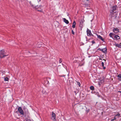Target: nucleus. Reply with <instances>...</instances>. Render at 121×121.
Wrapping results in <instances>:
<instances>
[{
	"label": "nucleus",
	"mask_w": 121,
	"mask_h": 121,
	"mask_svg": "<svg viewBox=\"0 0 121 121\" xmlns=\"http://www.w3.org/2000/svg\"><path fill=\"white\" fill-rule=\"evenodd\" d=\"M115 45L116 47L121 48V45L120 44L116 43L115 44Z\"/></svg>",
	"instance_id": "obj_15"
},
{
	"label": "nucleus",
	"mask_w": 121,
	"mask_h": 121,
	"mask_svg": "<svg viewBox=\"0 0 121 121\" xmlns=\"http://www.w3.org/2000/svg\"><path fill=\"white\" fill-rule=\"evenodd\" d=\"M26 121H32L30 119H27L26 120Z\"/></svg>",
	"instance_id": "obj_31"
},
{
	"label": "nucleus",
	"mask_w": 121,
	"mask_h": 121,
	"mask_svg": "<svg viewBox=\"0 0 121 121\" xmlns=\"http://www.w3.org/2000/svg\"><path fill=\"white\" fill-rule=\"evenodd\" d=\"M112 17H113V15H112Z\"/></svg>",
	"instance_id": "obj_38"
},
{
	"label": "nucleus",
	"mask_w": 121,
	"mask_h": 121,
	"mask_svg": "<svg viewBox=\"0 0 121 121\" xmlns=\"http://www.w3.org/2000/svg\"><path fill=\"white\" fill-rule=\"evenodd\" d=\"M117 6L116 5H115L114 6L112 7V10L110 12V13H111L112 14L114 12V11L116 10V9L117 8Z\"/></svg>",
	"instance_id": "obj_7"
},
{
	"label": "nucleus",
	"mask_w": 121,
	"mask_h": 121,
	"mask_svg": "<svg viewBox=\"0 0 121 121\" xmlns=\"http://www.w3.org/2000/svg\"><path fill=\"white\" fill-rule=\"evenodd\" d=\"M62 64L63 66L66 69H67L66 66H65V65L62 63Z\"/></svg>",
	"instance_id": "obj_21"
},
{
	"label": "nucleus",
	"mask_w": 121,
	"mask_h": 121,
	"mask_svg": "<svg viewBox=\"0 0 121 121\" xmlns=\"http://www.w3.org/2000/svg\"><path fill=\"white\" fill-rule=\"evenodd\" d=\"M114 38L116 39H120V36L117 35H115L114 36Z\"/></svg>",
	"instance_id": "obj_13"
},
{
	"label": "nucleus",
	"mask_w": 121,
	"mask_h": 121,
	"mask_svg": "<svg viewBox=\"0 0 121 121\" xmlns=\"http://www.w3.org/2000/svg\"><path fill=\"white\" fill-rule=\"evenodd\" d=\"M99 60H102V59L101 58H99Z\"/></svg>",
	"instance_id": "obj_36"
},
{
	"label": "nucleus",
	"mask_w": 121,
	"mask_h": 121,
	"mask_svg": "<svg viewBox=\"0 0 121 121\" xmlns=\"http://www.w3.org/2000/svg\"><path fill=\"white\" fill-rule=\"evenodd\" d=\"M63 19L64 22L66 24H68L69 23L68 21L65 18H63Z\"/></svg>",
	"instance_id": "obj_12"
},
{
	"label": "nucleus",
	"mask_w": 121,
	"mask_h": 121,
	"mask_svg": "<svg viewBox=\"0 0 121 121\" xmlns=\"http://www.w3.org/2000/svg\"><path fill=\"white\" fill-rule=\"evenodd\" d=\"M38 2H39L40 1V0H37Z\"/></svg>",
	"instance_id": "obj_35"
},
{
	"label": "nucleus",
	"mask_w": 121,
	"mask_h": 121,
	"mask_svg": "<svg viewBox=\"0 0 121 121\" xmlns=\"http://www.w3.org/2000/svg\"><path fill=\"white\" fill-rule=\"evenodd\" d=\"M102 51L104 53H106L107 52V49L106 48L102 49Z\"/></svg>",
	"instance_id": "obj_10"
},
{
	"label": "nucleus",
	"mask_w": 121,
	"mask_h": 121,
	"mask_svg": "<svg viewBox=\"0 0 121 121\" xmlns=\"http://www.w3.org/2000/svg\"><path fill=\"white\" fill-rule=\"evenodd\" d=\"M98 50H100V51H102V49H101L100 48H99L98 49Z\"/></svg>",
	"instance_id": "obj_30"
},
{
	"label": "nucleus",
	"mask_w": 121,
	"mask_h": 121,
	"mask_svg": "<svg viewBox=\"0 0 121 121\" xmlns=\"http://www.w3.org/2000/svg\"><path fill=\"white\" fill-rule=\"evenodd\" d=\"M51 119L53 120L54 121H55L56 119V115L53 112H52V117Z\"/></svg>",
	"instance_id": "obj_6"
},
{
	"label": "nucleus",
	"mask_w": 121,
	"mask_h": 121,
	"mask_svg": "<svg viewBox=\"0 0 121 121\" xmlns=\"http://www.w3.org/2000/svg\"><path fill=\"white\" fill-rule=\"evenodd\" d=\"M116 119V118L114 117V118L112 119H111V121H114Z\"/></svg>",
	"instance_id": "obj_23"
},
{
	"label": "nucleus",
	"mask_w": 121,
	"mask_h": 121,
	"mask_svg": "<svg viewBox=\"0 0 121 121\" xmlns=\"http://www.w3.org/2000/svg\"><path fill=\"white\" fill-rule=\"evenodd\" d=\"M103 60L105 62L106 61V60L104 59H103Z\"/></svg>",
	"instance_id": "obj_33"
},
{
	"label": "nucleus",
	"mask_w": 121,
	"mask_h": 121,
	"mask_svg": "<svg viewBox=\"0 0 121 121\" xmlns=\"http://www.w3.org/2000/svg\"><path fill=\"white\" fill-rule=\"evenodd\" d=\"M42 43L41 42H39L37 43L38 45L41 44Z\"/></svg>",
	"instance_id": "obj_26"
},
{
	"label": "nucleus",
	"mask_w": 121,
	"mask_h": 121,
	"mask_svg": "<svg viewBox=\"0 0 121 121\" xmlns=\"http://www.w3.org/2000/svg\"><path fill=\"white\" fill-rule=\"evenodd\" d=\"M90 89L92 90H94V87L93 86H91L90 87Z\"/></svg>",
	"instance_id": "obj_17"
},
{
	"label": "nucleus",
	"mask_w": 121,
	"mask_h": 121,
	"mask_svg": "<svg viewBox=\"0 0 121 121\" xmlns=\"http://www.w3.org/2000/svg\"><path fill=\"white\" fill-rule=\"evenodd\" d=\"M121 117V114L118 113L115 116L116 119L119 118Z\"/></svg>",
	"instance_id": "obj_9"
},
{
	"label": "nucleus",
	"mask_w": 121,
	"mask_h": 121,
	"mask_svg": "<svg viewBox=\"0 0 121 121\" xmlns=\"http://www.w3.org/2000/svg\"><path fill=\"white\" fill-rule=\"evenodd\" d=\"M77 84L79 86H80V84L79 82H77Z\"/></svg>",
	"instance_id": "obj_22"
},
{
	"label": "nucleus",
	"mask_w": 121,
	"mask_h": 121,
	"mask_svg": "<svg viewBox=\"0 0 121 121\" xmlns=\"http://www.w3.org/2000/svg\"><path fill=\"white\" fill-rule=\"evenodd\" d=\"M8 55H5V53L4 52V50H2L0 51V58L4 57Z\"/></svg>",
	"instance_id": "obj_2"
},
{
	"label": "nucleus",
	"mask_w": 121,
	"mask_h": 121,
	"mask_svg": "<svg viewBox=\"0 0 121 121\" xmlns=\"http://www.w3.org/2000/svg\"><path fill=\"white\" fill-rule=\"evenodd\" d=\"M30 5H31V6L32 7H34V6L33 4L31 3V2H30Z\"/></svg>",
	"instance_id": "obj_20"
},
{
	"label": "nucleus",
	"mask_w": 121,
	"mask_h": 121,
	"mask_svg": "<svg viewBox=\"0 0 121 121\" xmlns=\"http://www.w3.org/2000/svg\"><path fill=\"white\" fill-rule=\"evenodd\" d=\"M62 60L60 58L59 60V62L60 63H61L62 62Z\"/></svg>",
	"instance_id": "obj_24"
},
{
	"label": "nucleus",
	"mask_w": 121,
	"mask_h": 121,
	"mask_svg": "<svg viewBox=\"0 0 121 121\" xmlns=\"http://www.w3.org/2000/svg\"><path fill=\"white\" fill-rule=\"evenodd\" d=\"M97 37L99 39L101 40L102 41H104V40L102 38V37L100 35H97Z\"/></svg>",
	"instance_id": "obj_11"
},
{
	"label": "nucleus",
	"mask_w": 121,
	"mask_h": 121,
	"mask_svg": "<svg viewBox=\"0 0 121 121\" xmlns=\"http://www.w3.org/2000/svg\"><path fill=\"white\" fill-rule=\"evenodd\" d=\"M113 31L115 33H117L119 32V30L117 28H115L113 29Z\"/></svg>",
	"instance_id": "obj_8"
},
{
	"label": "nucleus",
	"mask_w": 121,
	"mask_h": 121,
	"mask_svg": "<svg viewBox=\"0 0 121 121\" xmlns=\"http://www.w3.org/2000/svg\"><path fill=\"white\" fill-rule=\"evenodd\" d=\"M38 47H40V46H38Z\"/></svg>",
	"instance_id": "obj_37"
},
{
	"label": "nucleus",
	"mask_w": 121,
	"mask_h": 121,
	"mask_svg": "<svg viewBox=\"0 0 121 121\" xmlns=\"http://www.w3.org/2000/svg\"><path fill=\"white\" fill-rule=\"evenodd\" d=\"M91 42H92V44H94V43H95V41H94V40L92 41H91Z\"/></svg>",
	"instance_id": "obj_28"
},
{
	"label": "nucleus",
	"mask_w": 121,
	"mask_h": 121,
	"mask_svg": "<svg viewBox=\"0 0 121 121\" xmlns=\"http://www.w3.org/2000/svg\"><path fill=\"white\" fill-rule=\"evenodd\" d=\"M118 78V79L121 81V74H119L117 76Z\"/></svg>",
	"instance_id": "obj_14"
},
{
	"label": "nucleus",
	"mask_w": 121,
	"mask_h": 121,
	"mask_svg": "<svg viewBox=\"0 0 121 121\" xmlns=\"http://www.w3.org/2000/svg\"><path fill=\"white\" fill-rule=\"evenodd\" d=\"M86 32L87 33V34L88 36H89L91 35L92 36H93V35L91 33V30L89 29H88L87 30Z\"/></svg>",
	"instance_id": "obj_5"
},
{
	"label": "nucleus",
	"mask_w": 121,
	"mask_h": 121,
	"mask_svg": "<svg viewBox=\"0 0 121 121\" xmlns=\"http://www.w3.org/2000/svg\"><path fill=\"white\" fill-rule=\"evenodd\" d=\"M72 33L73 35H74V31H73V30H72Z\"/></svg>",
	"instance_id": "obj_27"
},
{
	"label": "nucleus",
	"mask_w": 121,
	"mask_h": 121,
	"mask_svg": "<svg viewBox=\"0 0 121 121\" xmlns=\"http://www.w3.org/2000/svg\"><path fill=\"white\" fill-rule=\"evenodd\" d=\"M89 109H88L86 110V111L87 113L89 111Z\"/></svg>",
	"instance_id": "obj_29"
},
{
	"label": "nucleus",
	"mask_w": 121,
	"mask_h": 121,
	"mask_svg": "<svg viewBox=\"0 0 121 121\" xmlns=\"http://www.w3.org/2000/svg\"><path fill=\"white\" fill-rule=\"evenodd\" d=\"M101 65L102 67H104V63L103 62H102Z\"/></svg>",
	"instance_id": "obj_25"
},
{
	"label": "nucleus",
	"mask_w": 121,
	"mask_h": 121,
	"mask_svg": "<svg viewBox=\"0 0 121 121\" xmlns=\"http://www.w3.org/2000/svg\"><path fill=\"white\" fill-rule=\"evenodd\" d=\"M112 33H111L109 34V35L110 37L112 38Z\"/></svg>",
	"instance_id": "obj_19"
},
{
	"label": "nucleus",
	"mask_w": 121,
	"mask_h": 121,
	"mask_svg": "<svg viewBox=\"0 0 121 121\" xmlns=\"http://www.w3.org/2000/svg\"><path fill=\"white\" fill-rule=\"evenodd\" d=\"M103 67V69H105L106 67H104H104Z\"/></svg>",
	"instance_id": "obj_32"
},
{
	"label": "nucleus",
	"mask_w": 121,
	"mask_h": 121,
	"mask_svg": "<svg viewBox=\"0 0 121 121\" xmlns=\"http://www.w3.org/2000/svg\"><path fill=\"white\" fill-rule=\"evenodd\" d=\"M4 80L5 81H7L8 80V78L7 77L4 78Z\"/></svg>",
	"instance_id": "obj_18"
},
{
	"label": "nucleus",
	"mask_w": 121,
	"mask_h": 121,
	"mask_svg": "<svg viewBox=\"0 0 121 121\" xmlns=\"http://www.w3.org/2000/svg\"><path fill=\"white\" fill-rule=\"evenodd\" d=\"M118 92H120V93H121V91H118Z\"/></svg>",
	"instance_id": "obj_34"
},
{
	"label": "nucleus",
	"mask_w": 121,
	"mask_h": 121,
	"mask_svg": "<svg viewBox=\"0 0 121 121\" xmlns=\"http://www.w3.org/2000/svg\"><path fill=\"white\" fill-rule=\"evenodd\" d=\"M18 112L22 115H23L24 112L21 107H19L18 108Z\"/></svg>",
	"instance_id": "obj_4"
},
{
	"label": "nucleus",
	"mask_w": 121,
	"mask_h": 121,
	"mask_svg": "<svg viewBox=\"0 0 121 121\" xmlns=\"http://www.w3.org/2000/svg\"><path fill=\"white\" fill-rule=\"evenodd\" d=\"M23 109L26 115H28L29 112L28 109L26 107H24L23 108Z\"/></svg>",
	"instance_id": "obj_3"
},
{
	"label": "nucleus",
	"mask_w": 121,
	"mask_h": 121,
	"mask_svg": "<svg viewBox=\"0 0 121 121\" xmlns=\"http://www.w3.org/2000/svg\"><path fill=\"white\" fill-rule=\"evenodd\" d=\"M76 22L75 21H74L73 23V25L72 27L73 28H75V26Z\"/></svg>",
	"instance_id": "obj_16"
},
{
	"label": "nucleus",
	"mask_w": 121,
	"mask_h": 121,
	"mask_svg": "<svg viewBox=\"0 0 121 121\" xmlns=\"http://www.w3.org/2000/svg\"><path fill=\"white\" fill-rule=\"evenodd\" d=\"M35 8L36 9H38V11L41 12H43L42 7L41 5H37L35 7Z\"/></svg>",
	"instance_id": "obj_1"
}]
</instances>
